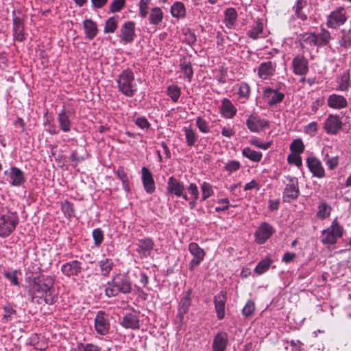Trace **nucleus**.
I'll list each match as a JSON object with an SVG mask.
<instances>
[{
  "instance_id": "nucleus-22",
  "label": "nucleus",
  "mask_w": 351,
  "mask_h": 351,
  "mask_svg": "<svg viewBox=\"0 0 351 351\" xmlns=\"http://www.w3.org/2000/svg\"><path fill=\"white\" fill-rule=\"evenodd\" d=\"M307 165L314 176L319 178H322L325 176V171L322 162L316 158H308Z\"/></svg>"
},
{
  "instance_id": "nucleus-49",
  "label": "nucleus",
  "mask_w": 351,
  "mask_h": 351,
  "mask_svg": "<svg viewBox=\"0 0 351 351\" xmlns=\"http://www.w3.org/2000/svg\"><path fill=\"white\" fill-rule=\"evenodd\" d=\"M301 40L310 47H316L315 45V32L304 33L301 35Z\"/></svg>"
},
{
  "instance_id": "nucleus-18",
  "label": "nucleus",
  "mask_w": 351,
  "mask_h": 351,
  "mask_svg": "<svg viewBox=\"0 0 351 351\" xmlns=\"http://www.w3.org/2000/svg\"><path fill=\"white\" fill-rule=\"evenodd\" d=\"M228 343V335L224 331H219L214 337L213 351H225Z\"/></svg>"
},
{
  "instance_id": "nucleus-48",
  "label": "nucleus",
  "mask_w": 351,
  "mask_h": 351,
  "mask_svg": "<svg viewBox=\"0 0 351 351\" xmlns=\"http://www.w3.org/2000/svg\"><path fill=\"white\" fill-rule=\"evenodd\" d=\"M99 266L104 276L108 275L112 267V262L110 259L104 258L99 262Z\"/></svg>"
},
{
  "instance_id": "nucleus-28",
  "label": "nucleus",
  "mask_w": 351,
  "mask_h": 351,
  "mask_svg": "<svg viewBox=\"0 0 351 351\" xmlns=\"http://www.w3.org/2000/svg\"><path fill=\"white\" fill-rule=\"evenodd\" d=\"M342 123L337 115H329L324 123V128L327 132H337L341 130Z\"/></svg>"
},
{
  "instance_id": "nucleus-34",
  "label": "nucleus",
  "mask_w": 351,
  "mask_h": 351,
  "mask_svg": "<svg viewBox=\"0 0 351 351\" xmlns=\"http://www.w3.org/2000/svg\"><path fill=\"white\" fill-rule=\"evenodd\" d=\"M263 32V24L261 20H258L255 22L253 26L251 27L250 29L247 32V36L253 40H256L262 37Z\"/></svg>"
},
{
  "instance_id": "nucleus-1",
  "label": "nucleus",
  "mask_w": 351,
  "mask_h": 351,
  "mask_svg": "<svg viewBox=\"0 0 351 351\" xmlns=\"http://www.w3.org/2000/svg\"><path fill=\"white\" fill-rule=\"evenodd\" d=\"M54 280L49 276L34 279L28 291L32 302L52 304L57 301L58 293L53 287Z\"/></svg>"
},
{
  "instance_id": "nucleus-39",
  "label": "nucleus",
  "mask_w": 351,
  "mask_h": 351,
  "mask_svg": "<svg viewBox=\"0 0 351 351\" xmlns=\"http://www.w3.org/2000/svg\"><path fill=\"white\" fill-rule=\"evenodd\" d=\"M166 94L173 103H177L181 95V89L176 84H171L167 87Z\"/></svg>"
},
{
  "instance_id": "nucleus-12",
  "label": "nucleus",
  "mask_w": 351,
  "mask_h": 351,
  "mask_svg": "<svg viewBox=\"0 0 351 351\" xmlns=\"http://www.w3.org/2000/svg\"><path fill=\"white\" fill-rule=\"evenodd\" d=\"M293 73L297 75H305L308 71V61L302 54L295 56L292 60Z\"/></svg>"
},
{
  "instance_id": "nucleus-21",
  "label": "nucleus",
  "mask_w": 351,
  "mask_h": 351,
  "mask_svg": "<svg viewBox=\"0 0 351 351\" xmlns=\"http://www.w3.org/2000/svg\"><path fill=\"white\" fill-rule=\"evenodd\" d=\"M8 175L9 182L14 186H19L25 182V176L23 172L17 167H11L10 170L5 172Z\"/></svg>"
},
{
  "instance_id": "nucleus-41",
  "label": "nucleus",
  "mask_w": 351,
  "mask_h": 351,
  "mask_svg": "<svg viewBox=\"0 0 351 351\" xmlns=\"http://www.w3.org/2000/svg\"><path fill=\"white\" fill-rule=\"evenodd\" d=\"M171 12L173 17L181 18L185 16L186 9L182 2L178 1L171 5Z\"/></svg>"
},
{
  "instance_id": "nucleus-44",
  "label": "nucleus",
  "mask_w": 351,
  "mask_h": 351,
  "mask_svg": "<svg viewBox=\"0 0 351 351\" xmlns=\"http://www.w3.org/2000/svg\"><path fill=\"white\" fill-rule=\"evenodd\" d=\"M243 155L254 162H259L262 158V154L254 151L250 147H245L242 151Z\"/></svg>"
},
{
  "instance_id": "nucleus-24",
  "label": "nucleus",
  "mask_w": 351,
  "mask_h": 351,
  "mask_svg": "<svg viewBox=\"0 0 351 351\" xmlns=\"http://www.w3.org/2000/svg\"><path fill=\"white\" fill-rule=\"evenodd\" d=\"M237 112L236 107L232 101L228 98H223L221 100L220 106V112L221 115L226 119H232Z\"/></svg>"
},
{
  "instance_id": "nucleus-14",
  "label": "nucleus",
  "mask_w": 351,
  "mask_h": 351,
  "mask_svg": "<svg viewBox=\"0 0 351 351\" xmlns=\"http://www.w3.org/2000/svg\"><path fill=\"white\" fill-rule=\"evenodd\" d=\"M273 227L267 222L262 223L255 232L256 241L258 244L264 243L274 233Z\"/></svg>"
},
{
  "instance_id": "nucleus-11",
  "label": "nucleus",
  "mask_w": 351,
  "mask_h": 351,
  "mask_svg": "<svg viewBox=\"0 0 351 351\" xmlns=\"http://www.w3.org/2000/svg\"><path fill=\"white\" fill-rule=\"evenodd\" d=\"M182 198L188 202L191 209H194L197 206V201L199 198V191L197 185L195 183H191L185 189Z\"/></svg>"
},
{
  "instance_id": "nucleus-55",
  "label": "nucleus",
  "mask_w": 351,
  "mask_h": 351,
  "mask_svg": "<svg viewBox=\"0 0 351 351\" xmlns=\"http://www.w3.org/2000/svg\"><path fill=\"white\" fill-rule=\"evenodd\" d=\"M255 309L254 302L249 300L243 308V314L245 317H249L252 315Z\"/></svg>"
},
{
  "instance_id": "nucleus-19",
  "label": "nucleus",
  "mask_w": 351,
  "mask_h": 351,
  "mask_svg": "<svg viewBox=\"0 0 351 351\" xmlns=\"http://www.w3.org/2000/svg\"><path fill=\"white\" fill-rule=\"evenodd\" d=\"M263 97L269 105L274 106L280 103L283 100L285 95L276 90L267 87L264 90Z\"/></svg>"
},
{
  "instance_id": "nucleus-5",
  "label": "nucleus",
  "mask_w": 351,
  "mask_h": 351,
  "mask_svg": "<svg viewBox=\"0 0 351 351\" xmlns=\"http://www.w3.org/2000/svg\"><path fill=\"white\" fill-rule=\"evenodd\" d=\"M343 228L335 219L329 228L323 230L321 237L322 242L324 244H335L338 238L341 237Z\"/></svg>"
},
{
  "instance_id": "nucleus-25",
  "label": "nucleus",
  "mask_w": 351,
  "mask_h": 351,
  "mask_svg": "<svg viewBox=\"0 0 351 351\" xmlns=\"http://www.w3.org/2000/svg\"><path fill=\"white\" fill-rule=\"evenodd\" d=\"M62 273L67 276H77L81 272V263L77 261H72L62 266Z\"/></svg>"
},
{
  "instance_id": "nucleus-57",
  "label": "nucleus",
  "mask_w": 351,
  "mask_h": 351,
  "mask_svg": "<svg viewBox=\"0 0 351 351\" xmlns=\"http://www.w3.org/2000/svg\"><path fill=\"white\" fill-rule=\"evenodd\" d=\"M288 162L290 164H294L297 167L302 165V158L298 154L291 153L287 157Z\"/></svg>"
},
{
  "instance_id": "nucleus-30",
  "label": "nucleus",
  "mask_w": 351,
  "mask_h": 351,
  "mask_svg": "<svg viewBox=\"0 0 351 351\" xmlns=\"http://www.w3.org/2000/svg\"><path fill=\"white\" fill-rule=\"evenodd\" d=\"M332 39L330 33L326 29H322L320 32L315 33V45L321 47L329 44Z\"/></svg>"
},
{
  "instance_id": "nucleus-40",
  "label": "nucleus",
  "mask_w": 351,
  "mask_h": 351,
  "mask_svg": "<svg viewBox=\"0 0 351 351\" xmlns=\"http://www.w3.org/2000/svg\"><path fill=\"white\" fill-rule=\"evenodd\" d=\"M331 207L325 202H321L317 208V217L320 219L328 217L330 215Z\"/></svg>"
},
{
  "instance_id": "nucleus-50",
  "label": "nucleus",
  "mask_w": 351,
  "mask_h": 351,
  "mask_svg": "<svg viewBox=\"0 0 351 351\" xmlns=\"http://www.w3.org/2000/svg\"><path fill=\"white\" fill-rule=\"evenodd\" d=\"M304 149V144L300 139L294 140L290 145V149L293 154H300Z\"/></svg>"
},
{
  "instance_id": "nucleus-20",
  "label": "nucleus",
  "mask_w": 351,
  "mask_h": 351,
  "mask_svg": "<svg viewBox=\"0 0 351 351\" xmlns=\"http://www.w3.org/2000/svg\"><path fill=\"white\" fill-rule=\"evenodd\" d=\"M136 245V252L141 257H147L151 254L154 246V243L152 239L145 238L138 240Z\"/></svg>"
},
{
  "instance_id": "nucleus-61",
  "label": "nucleus",
  "mask_w": 351,
  "mask_h": 351,
  "mask_svg": "<svg viewBox=\"0 0 351 351\" xmlns=\"http://www.w3.org/2000/svg\"><path fill=\"white\" fill-rule=\"evenodd\" d=\"M324 160L326 161V164L330 169H335L339 163V159L337 156L329 158L328 156L326 155Z\"/></svg>"
},
{
  "instance_id": "nucleus-16",
  "label": "nucleus",
  "mask_w": 351,
  "mask_h": 351,
  "mask_svg": "<svg viewBox=\"0 0 351 351\" xmlns=\"http://www.w3.org/2000/svg\"><path fill=\"white\" fill-rule=\"evenodd\" d=\"M185 191L184 184L174 177L168 179L167 191L169 194L175 195L178 197H182Z\"/></svg>"
},
{
  "instance_id": "nucleus-59",
  "label": "nucleus",
  "mask_w": 351,
  "mask_h": 351,
  "mask_svg": "<svg viewBox=\"0 0 351 351\" xmlns=\"http://www.w3.org/2000/svg\"><path fill=\"white\" fill-rule=\"evenodd\" d=\"M148 2L149 0H140L139 2V14L143 18H145L148 13Z\"/></svg>"
},
{
  "instance_id": "nucleus-60",
  "label": "nucleus",
  "mask_w": 351,
  "mask_h": 351,
  "mask_svg": "<svg viewBox=\"0 0 351 351\" xmlns=\"http://www.w3.org/2000/svg\"><path fill=\"white\" fill-rule=\"evenodd\" d=\"M240 163L236 160H231L226 163L225 169L229 173H232L237 171L240 168Z\"/></svg>"
},
{
  "instance_id": "nucleus-56",
  "label": "nucleus",
  "mask_w": 351,
  "mask_h": 351,
  "mask_svg": "<svg viewBox=\"0 0 351 351\" xmlns=\"http://www.w3.org/2000/svg\"><path fill=\"white\" fill-rule=\"evenodd\" d=\"M136 125L141 130H149L150 124L145 117H138L135 120Z\"/></svg>"
},
{
  "instance_id": "nucleus-31",
  "label": "nucleus",
  "mask_w": 351,
  "mask_h": 351,
  "mask_svg": "<svg viewBox=\"0 0 351 351\" xmlns=\"http://www.w3.org/2000/svg\"><path fill=\"white\" fill-rule=\"evenodd\" d=\"M83 23L86 38L89 40H93L96 36L98 32L96 23L91 19H86L84 21Z\"/></svg>"
},
{
  "instance_id": "nucleus-52",
  "label": "nucleus",
  "mask_w": 351,
  "mask_h": 351,
  "mask_svg": "<svg viewBox=\"0 0 351 351\" xmlns=\"http://www.w3.org/2000/svg\"><path fill=\"white\" fill-rule=\"evenodd\" d=\"M17 270L5 271L3 272L4 276L11 282L12 285L19 286V282L17 278Z\"/></svg>"
},
{
  "instance_id": "nucleus-64",
  "label": "nucleus",
  "mask_w": 351,
  "mask_h": 351,
  "mask_svg": "<svg viewBox=\"0 0 351 351\" xmlns=\"http://www.w3.org/2000/svg\"><path fill=\"white\" fill-rule=\"evenodd\" d=\"M349 85V76L343 74L341 78V82L339 85V88L341 90H346L348 89Z\"/></svg>"
},
{
  "instance_id": "nucleus-8",
  "label": "nucleus",
  "mask_w": 351,
  "mask_h": 351,
  "mask_svg": "<svg viewBox=\"0 0 351 351\" xmlns=\"http://www.w3.org/2000/svg\"><path fill=\"white\" fill-rule=\"evenodd\" d=\"M118 36L123 44L131 43L135 37V23L133 21L125 22Z\"/></svg>"
},
{
  "instance_id": "nucleus-47",
  "label": "nucleus",
  "mask_w": 351,
  "mask_h": 351,
  "mask_svg": "<svg viewBox=\"0 0 351 351\" xmlns=\"http://www.w3.org/2000/svg\"><path fill=\"white\" fill-rule=\"evenodd\" d=\"M201 190L202 201H205L206 199L212 196L214 193L212 185L206 182H204L201 184Z\"/></svg>"
},
{
  "instance_id": "nucleus-29",
  "label": "nucleus",
  "mask_w": 351,
  "mask_h": 351,
  "mask_svg": "<svg viewBox=\"0 0 351 351\" xmlns=\"http://www.w3.org/2000/svg\"><path fill=\"white\" fill-rule=\"evenodd\" d=\"M237 12L234 8H227L224 12V23L229 29H232L235 26L237 20Z\"/></svg>"
},
{
  "instance_id": "nucleus-33",
  "label": "nucleus",
  "mask_w": 351,
  "mask_h": 351,
  "mask_svg": "<svg viewBox=\"0 0 351 351\" xmlns=\"http://www.w3.org/2000/svg\"><path fill=\"white\" fill-rule=\"evenodd\" d=\"M237 90L239 99H244L242 102H245L250 97L251 88L250 85L246 82H241L234 86Z\"/></svg>"
},
{
  "instance_id": "nucleus-26",
  "label": "nucleus",
  "mask_w": 351,
  "mask_h": 351,
  "mask_svg": "<svg viewBox=\"0 0 351 351\" xmlns=\"http://www.w3.org/2000/svg\"><path fill=\"white\" fill-rule=\"evenodd\" d=\"M328 106L334 109L344 108L348 106L346 99L339 95L332 94L327 99Z\"/></svg>"
},
{
  "instance_id": "nucleus-45",
  "label": "nucleus",
  "mask_w": 351,
  "mask_h": 351,
  "mask_svg": "<svg viewBox=\"0 0 351 351\" xmlns=\"http://www.w3.org/2000/svg\"><path fill=\"white\" fill-rule=\"evenodd\" d=\"M272 262L273 261L270 258L266 257L265 259L260 261L256 265L254 269L255 272L259 275L265 273L268 270Z\"/></svg>"
},
{
  "instance_id": "nucleus-62",
  "label": "nucleus",
  "mask_w": 351,
  "mask_h": 351,
  "mask_svg": "<svg viewBox=\"0 0 351 351\" xmlns=\"http://www.w3.org/2000/svg\"><path fill=\"white\" fill-rule=\"evenodd\" d=\"M251 143L252 145H255L256 147L263 149H265V150L268 149L271 145L270 142H263L258 138L252 139Z\"/></svg>"
},
{
  "instance_id": "nucleus-63",
  "label": "nucleus",
  "mask_w": 351,
  "mask_h": 351,
  "mask_svg": "<svg viewBox=\"0 0 351 351\" xmlns=\"http://www.w3.org/2000/svg\"><path fill=\"white\" fill-rule=\"evenodd\" d=\"M218 204L219 205L215 207V211L217 212L224 211L229 208V200L228 198L219 199Z\"/></svg>"
},
{
  "instance_id": "nucleus-37",
  "label": "nucleus",
  "mask_w": 351,
  "mask_h": 351,
  "mask_svg": "<svg viewBox=\"0 0 351 351\" xmlns=\"http://www.w3.org/2000/svg\"><path fill=\"white\" fill-rule=\"evenodd\" d=\"M13 28L15 39L21 42L23 41L25 38L23 35V25L20 18H14Z\"/></svg>"
},
{
  "instance_id": "nucleus-43",
  "label": "nucleus",
  "mask_w": 351,
  "mask_h": 351,
  "mask_svg": "<svg viewBox=\"0 0 351 351\" xmlns=\"http://www.w3.org/2000/svg\"><path fill=\"white\" fill-rule=\"evenodd\" d=\"M191 305V297L190 293L188 292L187 294L183 297L179 304L178 307V313L180 315L183 316L186 312Z\"/></svg>"
},
{
  "instance_id": "nucleus-42",
  "label": "nucleus",
  "mask_w": 351,
  "mask_h": 351,
  "mask_svg": "<svg viewBox=\"0 0 351 351\" xmlns=\"http://www.w3.org/2000/svg\"><path fill=\"white\" fill-rule=\"evenodd\" d=\"M180 66L182 72L184 74L186 78L190 82L193 75V70L191 63L186 59H184L181 62Z\"/></svg>"
},
{
  "instance_id": "nucleus-36",
  "label": "nucleus",
  "mask_w": 351,
  "mask_h": 351,
  "mask_svg": "<svg viewBox=\"0 0 351 351\" xmlns=\"http://www.w3.org/2000/svg\"><path fill=\"white\" fill-rule=\"evenodd\" d=\"M306 6V0H298L295 5L293 7V10L295 12V15L302 21H306L307 19V14L304 12V9Z\"/></svg>"
},
{
  "instance_id": "nucleus-53",
  "label": "nucleus",
  "mask_w": 351,
  "mask_h": 351,
  "mask_svg": "<svg viewBox=\"0 0 351 351\" xmlns=\"http://www.w3.org/2000/svg\"><path fill=\"white\" fill-rule=\"evenodd\" d=\"M125 0H114L110 5L109 12L114 13L119 12L125 5Z\"/></svg>"
},
{
  "instance_id": "nucleus-9",
  "label": "nucleus",
  "mask_w": 351,
  "mask_h": 351,
  "mask_svg": "<svg viewBox=\"0 0 351 351\" xmlns=\"http://www.w3.org/2000/svg\"><path fill=\"white\" fill-rule=\"evenodd\" d=\"M246 125L251 132L269 129L268 121L256 114H251L246 121Z\"/></svg>"
},
{
  "instance_id": "nucleus-51",
  "label": "nucleus",
  "mask_w": 351,
  "mask_h": 351,
  "mask_svg": "<svg viewBox=\"0 0 351 351\" xmlns=\"http://www.w3.org/2000/svg\"><path fill=\"white\" fill-rule=\"evenodd\" d=\"M62 210L66 217L70 218L74 215L73 204L68 201L62 202Z\"/></svg>"
},
{
  "instance_id": "nucleus-6",
  "label": "nucleus",
  "mask_w": 351,
  "mask_h": 351,
  "mask_svg": "<svg viewBox=\"0 0 351 351\" xmlns=\"http://www.w3.org/2000/svg\"><path fill=\"white\" fill-rule=\"evenodd\" d=\"M289 182L286 184L283 192L285 202H291L298 198L300 191L298 179L294 177H287Z\"/></svg>"
},
{
  "instance_id": "nucleus-35",
  "label": "nucleus",
  "mask_w": 351,
  "mask_h": 351,
  "mask_svg": "<svg viewBox=\"0 0 351 351\" xmlns=\"http://www.w3.org/2000/svg\"><path fill=\"white\" fill-rule=\"evenodd\" d=\"M69 116L70 112H66L64 109L58 114L60 126L64 132H68L70 130L71 121Z\"/></svg>"
},
{
  "instance_id": "nucleus-58",
  "label": "nucleus",
  "mask_w": 351,
  "mask_h": 351,
  "mask_svg": "<svg viewBox=\"0 0 351 351\" xmlns=\"http://www.w3.org/2000/svg\"><path fill=\"white\" fill-rule=\"evenodd\" d=\"M78 351H100V348L92 343L83 344L80 343L77 346Z\"/></svg>"
},
{
  "instance_id": "nucleus-54",
  "label": "nucleus",
  "mask_w": 351,
  "mask_h": 351,
  "mask_svg": "<svg viewBox=\"0 0 351 351\" xmlns=\"http://www.w3.org/2000/svg\"><path fill=\"white\" fill-rule=\"evenodd\" d=\"M93 237L96 246H99L104 241L103 232L99 228L93 230Z\"/></svg>"
},
{
  "instance_id": "nucleus-10",
  "label": "nucleus",
  "mask_w": 351,
  "mask_h": 351,
  "mask_svg": "<svg viewBox=\"0 0 351 351\" xmlns=\"http://www.w3.org/2000/svg\"><path fill=\"white\" fill-rule=\"evenodd\" d=\"M95 329L97 334L106 335L110 330L108 315L102 311L97 313L95 318Z\"/></svg>"
},
{
  "instance_id": "nucleus-17",
  "label": "nucleus",
  "mask_w": 351,
  "mask_h": 351,
  "mask_svg": "<svg viewBox=\"0 0 351 351\" xmlns=\"http://www.w3.org/2000/svg\"><path fill=\"white\" fill-rule=\"evenodd\" d=\"M141 173V180L145 191L149 194L153 193L155 191L156 186L152 173L145 167L142 168Z\"/></svg>"
},
{
  "instance_id": "nucleus-13",
  "label": "nucleus",
  "mask_w": 351,
  "mask_h": 351,
  "mask_svg": "<svg viewBox=\"0 0 351 351\" xmlns=\"http://www.w3.org/2000/svg\"><path fill=\"white\" fill-rule=\"evenodd\" d=\"M189 251L193 256L189 263V269L193 270L203 261L205 253L204 250L202 249L196 243H191L189 245Z\"/></svg>"
},
{
  "instance_id": "nucleus-23",
  "label": "nucleus",
  "mask_w": 351,
  "mask_h": 351,
  "mask_svg": "<svg viewBox=\"0 0 351 351\" xmlns=\"http://www.w3.org/2000/svg\"><path fill=\"white\" fill-rule=\"evenodd\" d=\"M214 302L217 318L222 319L225 316V304L226 302V293L221 291L219 294L215 295Z\"/></svg>"
},
{
  "instance_id": "nucleus-15",
  "label": "nucleus",
  "mask_w": 351,
  "mask_h": 351,
  "mask_svg": "<svg viewBox=\"0 0 351 351\" xmlns=\"http://www.w3.org/2000/svg\"><path fill=\"white\" fill-rule=\"evenodd\" d=\"M276 63L271 61L262 62L258 69V76L262 80L270 79L275 73Z\"/></svg>"
},
{
  "instance_id": "nucleus-32",
  "label": "nucleus",
  "mask_w": 351,
  "mask_h": 351,
  "mask_svg": "<svg viewBox=\"0 0 351 351\" xmlns=\"http://www.w3.org/2000/svg\"><path fill=\"white\" fill-rule=\"evenodd\" d=\"M121 324L126 328L136 330L139 328V319L136 315L133 313H128L123 317Z\"/></svg>"
},
{
  "instance_id": "nucleus-3",
  "label": "nucleus",
  "mask_w": 351,
  "mask_h": 351,
  "mask_svg": "<svg viewBox=\"0 0 351 351\" xmlns=\"http://www.w3.org/2000/svg\"><path fill=\"white\" fill-rule=\"evenodd\" d=\"M119 90L126 97H133L137 88L134 82V75L130 69L123 70L117 79Z\"/></svg>"
},
{
  "instance_id": "nucleus-38",
  "label": "nucleus",
  "mask_w": 351,
  "mask_h": 351,
  "mask_svg": "<svg viewBox=\"0 0 351 351\" xmlns=\"http://www.w3.org/2000/svg\"><path fill=\"white\" fill-rule=\"evenodd\" d=\"M162 19L163 13L160 8L156 7L151 10L148 18L150 24L157 25L162 22Z\"/></svg>"
},
{
  "instance_id": "nucleus-4",
  "label": "nucleus",
  "mask_w": 351,
  "mask_h": 351,
  "mask_svg": "<svg viewBox=\"0 0 351 351\" xmlns=\"http://www.w3.org/2000/svg\"><path fill=\"white\" fill-rule=\"evenodd\" d=\"M19 217L15 212L3 210L0 212V237L5 238L10 235L19 223Z\"/></svg>"
},
{
  "instance_id": "nucleus-2",
  "label": "nucleus",
  "mask_w": 351,
  "mask_h": 351,
  "mask_svg": "<svg viewBox=\"0 0 351 351\" xmlns=\"http://www.w3.org/2000/svg\"><path fill=\"white\" fill-rule=\"evenodd\" d=\"M132 290V285L129 278L123 274L116 275L111 282L108 283L106 294L108 297L117 295L119 293H129Z\"/></svg>"
},
{
  "instance_id": "nucleus-27",
  "label": "nucleus",
  "mask_w": 351,
  "mask_h": 351,
  "mask_svg": "<svg viewBox=\"0 0 351 351\" xmlns=\"http://www.w3.org/2000/svg\"><path fill=\"white\" fill-rule=\"evenodd\" d=\"M338 43L341 47L346 49L351 47V21L349 26L341 29L338 38Z\"/></svg>"
},
{
  "instance_id": "nucleus-7",
  "label": "nucleus",
  "mask_w": 351,
  "mask_h": 351,
  "mask_svg": "<svg viewBox=\"0 0 351 351\" xmlns=\"http://www.w3.org/2000/svg\"><path fill=\"white\" fill-rule=\"evenodd\" d=\"M346 12L344 8L340 7L333 10L328 16L327 26L337 28L346 21Z\"/></svg>"
},
{
  "instance_id": "nucleus-46",
  "label": "nucleus",
  "mask_w": 351,
  "mask_h": 351,
  "mask_svg": "<svg viewBox=\"0 0 351 351\" xmlns=\"http://www.w3.org/2000/svg\"><path fill=\"white\" fill-rule=\"evenodd\" d=\"M118 27V19L116 16L110 17L106 21L104 26V32L114 33Z\"/></svg>"
}]
</instances>
